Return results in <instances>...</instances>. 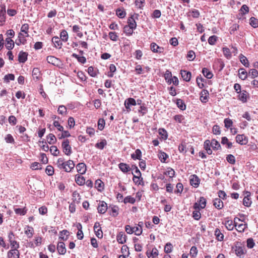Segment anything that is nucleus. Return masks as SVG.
<instances>
[{"mask_svg": "<svg viewBox=\"0 0 258 258\" xmlns=\"http://www.w3.org/2000/svg\"><path fill=\"white\" fill-rule=\"evenodd\" d=\"M233 248L235 254L240 257H243L244 255L246 252L244 245L240 242H237Z\"/></svg>", "mask_w": 258, "mask_h": 258, "instance_id": "obj_1", "label": "nucleus"}, {"mask_svg": "<svg viewBox=\"0 0 258 258\" xmlns=\"http://www.w3.org/2000/svg\"><path fill=\"white\" fill-rule=\"evenodd\" d=\"M61 147L63 153L67 156H70L72 153V148L70 145V141L68 139H65L62 143Z\"/></svg>", "mask_w": 258, "mask_h": 258, "instance_id": "obj_2", "label": "nucleus"}, {"mask_svg": "<svg viewBox=\"0 0 258 258\" xmlns=\"http://www.w3.org/2000/svg\"><path fill=\"white\" fill-rule=\"evenodd\" d=\"M189 182L191 186L198 187L200 183V179L197 175L192 174L189 176Z\"/></svg>", "mask_w": 258, "mask_h": 258, "instance_id": "obj_3", "label": "nucleus"}, {"mask_svg": "<svg viewBox=\"0 0 258 258\" xmlns=\"http://www.w3.org/2000/svg\"><path fill=\"white\" fill-rule=\"evenodd\" d=\"M236 141L241 145H245L248 142V139L243 134L237 135L236 137Z\"/></svg>", "mask_w": 258, "mask_h": 258, "instance_id": "obj_4", "label": "nucleus"}, {"mask_svg": "<svg viewBox=\"0 0 258 258\" xmlns=\"http://www.w3.org/2000/svg\"><path fill=\"white\" fill-rule=\"evenodd\" d=\"M194 208L195 210L192 212V217L196 220H199L201 217V214L199 211V206L197 203L194 205Z\"/></svg>", "mask_w": 258, "mask_h": 258, "instance_id": "obj_5", "label": "nucleus"}, {"mask_svg": "<svg viewBox=\"0 0 258 258\" xmlns=\"http://www.w3.org/2000/svg\"><path fill=\"white\" fill-rule=\"evenodd\" d=\"M159 254L158 250L154 247L151 250L148 249L146 251V255L148 258H156Z\"/></svg>", "mask_w": 258, "mask_h": 258, "instance_id": "obj_6", "label": "nucleus"}, {"mask_svg": "<svg viewBox=\"0 0 258 258\" xmlns=\"http://www.w3.org/2000/svg\"><path fill=\"white\" fill-rule=\"evenodd\" d=\"M150 49L154 53H162L164 51L163 47H160L154 42H152L150 44Z\"/></svg>", "mask_w": 258, "mask_h": 258, "instance_id": "obj_7", "label": "nucleus"}, {"mask_svg": "<svg viewBox=\"0 0 258 258\" xmlns=\"http://www.w3.org/2000/svg\"><path fill=\"white\" fill-rule=\"evenodd\" d=\"M172 101L175 102L177 106L181 110H185L186 109V105L184 101L181 99H173Z\"/></svg>", "mask_w": 258, "mask_h": 258, "instance_id": "obj_8", "label": "nucleus"}, {"mask_svg": "<svg viewBox=\"0 0 258 258\" xmlns=\"http://www.w3.org/2000/svg\"><path fill=\"white\" fill-rule=\"evenodd\" d=\"M8 258H20L18 249H11L7 253Z\"/></svg>", "mask_w": 258, "mask_h": 258, "instance_id": "obj_9", "label": "nucleus"}, {"mask_svg": "<svg viewBox=\"0 0 258 258\" xmlns=\"http://www.w3.org/2000/svg\"><path fill=\"white\" fill-rule=\"evenodd\" d=\"M76 168L78 173L81 174H84L86 171V165L84 163H79L76 166Z\"/></svg>", "mask_w": 258, "mask_h": 258, "instance_id": "obj_10", "label": "nucleus"}, {"mask_svg": "<svg viewBox=\"0 0 258 258\" xmlns=\"http://www.w3.org/2000/svg\"><path fill=\"white\" fill-rule=\"evenodd\" d=\"M116 239L118 243L123 244L126 242V236L123 232H120L117 235Z\"/></svg>", "mask_w": 258, "mask_h": 258, "instance_id": "obj_11", "label": "nucleus"}, {"mask_svg": "<svg viewBox=\"0 0 258 258\" xmlns=\"http://www.w3.org/2000/svg\"><path fill=\"white\" fill-rule=\"evenodd\" d=\"M107 209V204L104 201L100 202V204L97 208L98 213L100 214H104L106 212Z\"/></svg>", "mask_w": 258, "mask_h": 258, "instance_id": "obj_12", "label": "nucleus"}, {"mask_svg": "<svg viewBox=\"0 0 258 258\" xmlns=\"http://www.w3.org/2000/svg\"><path fill=\"white\" fill-rule=\"evenodd\" d=\"M214 235L216 237V239L219 241H222L224 240V234L218 228H216L214 231Z\"/></svg>", "mask_w": 258, "mask_h": 258, "instance_id": "obj_13", "label": "nucleus"}, {"mask_svg": "<svg viewBox=\"0 0 258 258\" xmlns=\"http://www.w3.org/2000/svg\"><path fill=\"white\" fill-rule=\"evenodd\" d=\"M180 74L185 81L189 82L190 80L191 76L190 72L185 70H181Z\"/></svg>", "mask_w": 258, "mask_h": 258, "instance_id": "obj_14", "label": "nucleus"}, {"mask_svg": "<svg viewBox=\"0 0 258 258\" xmlns=\"http://www.w3.org/2000/svg\"><path fill=\"white\" fill-rule=\"evenodd\" d=\"M75 167V164L74 161L69 160L67 162H65V168L64 170L66 172H70Z\"/></svg>", "mask_w": 258, "mask_h": 258, "instance_id": "obj_15", "label": "nucleus"}, {"mask_svg": "<svg viewBox=\"0 0 258 258\" xmlns=\"http://www.w3.org/2000/svg\"><path fill=\"white\" fill-rule=\"evenodd\" d=\"M57 249L60 254H64L66 252L65 244L63 242L59 241L58 242Z\"/></svg>", "mask_w": 258, "mask_h": 258, "instance_id": "obj_16", "label": "nucleus"}, {"mask_svg": "<svg viewBox=\"0 0 258 258\" xmlns=\"http://www.w3.org/2000/svg\"><path fill=\"white\" fill-rule=\"evenodd\" d=\"M28 53L22 51H20L18 55V60L20 62L24 63L27 60Z\"/></svg>", "mask_w": 258, "mask_h": 258, "instance_id": "obj_17", "label": "nucleus"}, {"mask_svg": "<svg viewBox=\"0 0 258 258\" xmlns=\"http://www.w3.org/2000/svg\"><path fill=\"white\" fill-rule=\"evenodd\" d=\"M119 169L123 173H127L131 170V168L128 165L124 163H120L118 164Z\"/></svg>", "mask_w": 258, "mask_h": 258, "instance_id": "obj_18", "label": "nucleus"}, {"mask_svg": "<svg viewBox=\"0 0 258 258\" xmlns=\"http://www.w3.org/2000/svg\"><path fill=\"white\" fill-rule=\"evenodd\" d=\"M52 42L54 44L55 47L60 49L62 45L61 41L57 36H54L52 38Z\"/></svg>", "mask_w": 258, "mask_h": 258, "instance_id": "obj_19", "label": "nucleus"}, {"mask_svg": "<svg viewBox=\"0 0 258 258\" xmlns=\"http://www.w3.org/2000/svg\"><path fill=\"white\" fill-rule=\"evenodd\" d=\"M211 142L208 140H206L204 142V148L209 155H211L212 153V151L211 149Z\"/></svg>", "mask_w": 258, "mask_h": 258, "instance_id": "obj_20", "label": "nucleus"}, {"mask_svg": "<svg viewBox=\"0 0 258 258\" xmlns=\"http://www.w3.org/2000/svg\"><path fill=\"white\" fill-rule=\"evenodd\" d=\"M6 6L2 5L0 9V19L1 22H5L6 19Z\"/></svg>", "mask_w": 258, "mask_h": 258, "instance_id": "obj_21", "label": "nucleus"}, {"mask_svg": "<svg viewBox=\"0 0 258 258\" xmlns=\"http://www.w3.org/2000/svg\"><path fill=\"white\" fill-rule=\"evenodd\" d=\"M213 205L218 209H221L223 207V203L219 198H216L214 200Z\"/></svg>", "mask_w": 258, "mask_h": 258, "instance_id": "obj_22", "label": "nucleus"}, {"mask_svg": "<svg viewBox=\"0 0 258 258\" xmlns=\"http://www.w3.org/2000/svg\"><path fill=\"white\" fill-rule=\"evenodd\" d=\"M164 79L166 80V82L168 84H171V80L172 79V74L170 71L169 70H166L165 73L164 74Z\"/></svg>", "mask_w": 258, "mask_h": 258, "instance_id": "obj_23", "label": "nucleus"}, {"mask_svg": "<svg viewBox=\"0 0 258 258\" xmlns=\"http://www.w3.org/2000/svg\"><path fill=\"white\" fill-rule=\"evenodd\" d=\"M133 17L134 16L132 15L128 18L127 20L128 25L127 26L135 29L137 27V24Z\"/></svg>", "mask_w": 258, "mask_h": 258, "instance_id": "obj_24", "label": "nucleus"}, {"mask_svg": "<svg viewBox=\"0 0 258 258\" xmlns=\"http://www.w3.org/2000/svg\"><path fill=\"white\" fill-rule=\"evenodd\" d=\"M225 226L228 230L231 231L236 227L232 220H228L225 223Z\"/></svg>", "mask_w": 258, "mask_h": 258, "instance_id": "obj_25", "label": "nucleus"}, {"mask_svg": "<svg viewBox=\"0 0 258 258\" xmlns=\"http://www.w3.org/2000/svg\"><path fill=\"white\" fill-rule=\"evenodd\" d=\"M202 73L203 75L207 79H211L213 76L212 72L206 68L203 69Z\"/></svg>", "mask_w": 258, "mask_h": 258, "instance_id": "obj_26", "label": "nucleus"}, {"mask_svg": "<svg viewBox=\"0 0 258 258\" xmlns=\"http://www.w3.org/2000/svg\"><path fill=\"white\" fill-rule=\"evenodd\" d=\"M239 59L245 67H249V64L247 58L242 54H240L239 56Z\"/></svg>", "mask_w": 258, "mask_h": 258, "instance_id": "obj_27", "label": "nucleus"}, {"mask_svg": "<svg viewBox=\"0 0 258 258\" xmlns=\"http://www.w3.org/2000/svg\"><path fill=\"white\" fill-rule=\"evenodd\" d=\"M239 77L242 80H245L247 77V73L246 71L243 68H240L238 70Z\"/></svg>", "mask_w": 258, "mask_h": 258, "instance_id": "obj_28", "label": "nucleus"}, {"mask_svg": "<svg viewBox=\"0 0 258 258\" xmlns=\"http://www.w3.org/2000/svg\"><path fill=\"white\" fill-rule=\"evenodd\" d=\"M6 47L9 50H11L14 47V42L10 38H7L6 39Z\"/></svg>", "mask_w": 258, "mask_h": 258, "instance_id": "obj_29", "label": "nucleus"}, {"mask_svg": "<svg viewBox=\"0 0 258 258\" xmlns=\"http://www.w3.org/2000/svg\"><path fill=\"white\" fill-rule=\"evenodd\" d=\"M223 53L224 56L228 59H230L232 57L231 52L229 48L225 47L222 48Z\"/></svg>", "mask_w": 258, "mask_h": 258, "instance_id": "obj_30", "label": "nucleus"}, {"mask_svg": "<svg viewBox=\"0 0 258 258\" xmlns=\"http://www.w3.org/2000/svg\"><path fill=\"white\" fill-rule=\"evenodd\" d=\"M238 99L242 102H246L247 101V92L245 91H242L239 93Z\"/></svg>", "mask_w": 258, "mask_h": 258, "instance_id": "obj_31", "label": "nucleus"}, {"mask_svg": "<svg viewBox=\"0 0 258 258\" xmlns=\"http://www.w3.org/2000/svg\"><path fill=\"white\" fill-rule=\"evenodd\" d=\"M47 141L49 144H53L56 141V139L55 136L52 134H49L46 137Z\"/></svg>", "mask_w": 258, "mask_h": 258, "instance_id": "obj_32", "label": "nucleus"}, {"mask_svg": "<svg viewBox=\"0 0 258 258\" xmlns=\"http://www.w3.org/2000/svg\"><path fill=\"white\" fill-rule=\"evenodd\" d=\"M95 187L98 191H101L104 189V183L100 179L96 180Z\"/></svg>", "mask_w": 258, "mask_h": 258, "instance_id": "obj_33", "label": "nucleus"}, {"mask_svg": "<svg viewBox=\"0 0 258 258\" xmlns=\"http://www.w3.org/2000/svg\"><path fill=\"white\" fill-rule=\"evenodd\" d=\"M131 157L134 160H136V159L141 160V158L142 157V152H141V150L139 149H137L135 151V153L132 154L131 155Z\"/></svg>", "mask_w": 258, "mask_h": 258, "instance_id": "obj_34", "label": "nucleus"}, {"mask_svg": "<svg viewBox=\"0 0 258 258\" xmlns=\"http://www.w3.org/2000/svg\"><path fill=\"white\" fill-rule=\"evenodd\" d=\"M65 162H64V159L63 158H59L57 159L56 165L59 169H64V168H65Z\"/></svg>", "mask_w": 258, "mask_h": 258, "instance_id": "obj_35", "label": "nucleus"}, {"mask_svg": "<svg viewBox=\"0 0 258 258\" xmlns=\"http://www.w3.org/2000/svg\"><path fill=\"white\" fill-rule=\"evenodd\" d=\"M76 182L79 185H82L85 183V179L83 176L76 175L75 178Z\"/></svg>", "mask_w": 258, "mask_h": 258, "instance_id": "obj_36", "label": "nucleus"}, {"mask_svg": "<svg viewBox=\"0 0 258 258\" xmlns=\"http://www.w3.org/2000/svg\"><path fill=\"white\" fill-rule=\"evenodd\" d=\"M148 112V108L146 106V105L145 103H143L142 104L139 109L138 110V112L141 114L142 115H144L146 114Z\"/></svg>", "mask_w": 258, "mask_h": 258, "instance_id": "obj_37", "label": "nucleus"}, {"mask_svg": "<svg viewBox=\"0 0 258 258\" xmlns=\"http://www.w3.org/2000/svg\"><path fill=\"white\" fill-rule=\"evenodd\" d=\"M72 196L73 202L74 203H80L81 200V196L77 191H75L73 192Z\"/></svg>", "mask_w": 258, "mask_h": 258, "instance_id": "obj_38", "label": "nucleus"}, {"mask_svg": "<svg viewBox=\"0 0 258 258\" xmlns=\"http://www.w3.org/2000/svg\"><path fill=\"white\" fill-rule=\"evenodd\" d=\"M33 228L32 227L28 226L25 231V233L27 235L28 238H30L33 236Z\"/></svg>", "mask_w": 258, "mask_h": 258, "instance_id": "obj_39", "label": "nucleus"}, {"mask_svg": "<svg viewBox=\"0 0 258 258\" xmlns=\"http://www.w3.org/2000/svg\"><path fill=\"white\" fill-rule=\"evenodd\" d=\"M40 74V72L39 69L37 68L33 69L32 75L34 79H36L37 81L39 79Z\"/></svg>", "mask_w": 258, "mask_h": 258, "instance_id": "obj_40", "label": "nucleus"}, {"mask_svg": "<svg viewBox=\"0 0 258 258\" xmlns=\"http://www.w3.org/2000/svg\"><path fill=\"white\" fill-rule=\"evenodd\" d=\"M221 144L223 145H226L228 149L231 148L232 146V144L231 142L228 141V140L227 137H223L222 138L221 140Z\"/></svg>", "mask_w": 258, "mask_h": 258, "instance_id": "obj_41", "label": "nucleus"}, {"mask_svg": "<svg viewBox=\"0 0 258 258\" xmlns=\"http://www.w3.org/2000/svg\"><path fill=\"white\" fill-rule=\"evenodd\" d=\"M134 29L132 28L130 26L125 25L123 27V32L125 33V34L127 36H131L132 35L133 33V30Z\"/></svg>", "mask_w": 258, "mask_h": 258, "instance_id": "obj_42", "label": "nucleus"}, {"mask_svg": "<svg viewBox=\"0 0 258 258\" xmlns=\"http://www.w3.org/2000/svg\"><path fill=\"white\" fill-rule=\"evenodd\" d=\"M29 28V25L26 23L24 24L21 28V32H23L26 34L25 37L29 36V34H28Z\"/></svg>", "mask_w": 258, "mask_h": 258, "instance_id": "obj_43", "label": "nucleus"}, {"mask_svg": "<svg viewBox=\"0 0 258 258\" xmlns=\"http://www.w3.org/2000/svg\"><path fill=\"white\" fill-rule=\"evenodd\" d=\"M211 147L214 150H218L221 147V146H220V144H219V143L215 139L212 140V141L211 142Z\"/></svg>", "mask_w": 258, "mask_h": 258, "instance_id": "obj_44", "label": "nucleus"}, {"mask_svg": "<svg viewBox=\"0 0 258 258\" xmlns=\"http://www.w3.org/2000/svg\"><path fill=\"white\" fill-rule=\"evenodd\" d=\"M60 38L61 40L64 42H66L68 40V34L67 31L63 30L60 34Z\"/></svg>", "mask_w": 258, "mask_h": 258, "instance_id": "obj_45", "label": "nucleus"}, {"mask_svg": "<svg viewBox=\"0 0 258 258\" xmlns=\"http://www.w3.org/2000/svg\"><path fill=\"white\" fill-rule=\"evenodd\" d=\"M202 95L200 97V99L203 102H206L208 100L207 95L209 94V92L207 90H204L202 92Z\"/></svg>", "mask_w": 258, "mask_h": 258, "instance_id": "obj_46", "label": "nucleus"}, {"mask_svg": "<svg viewBox=\"0 0 258 258\" xmlns=\"http://www.w3.org/2000/svg\"><path fill=\"white\" fill-rule=\"evenodd\" d=\"M164 174L170 178H172L175 175V171L172 168L169 167L164 172Z\"/></svg>", "mask_w": 258, "mask_h": 258, "instance_id": "obj_47", "label": "nucleus"}, {"mask_svg": "<svg viewBox=\"0 0 258 258\" xmlns=\"http://www.w3.org/2000/svg\"><path fill=\"white\" fill-rule=\"evenodd\" d=\"M107 145L106 141L102 140L100 142L97 143L95 145V147L101 150H103L104 147Z\"/></svg>", "mask_w": 258, "mask_h": 258, "instance_id": "obj_48", "label": "nucleus"}, {"mask_svg": "<svg viewBox=\"0 0 258 258\" xmlns=\"http://www.w3.org/2000/svg\"><path fill=\"white\" fill-rule=\"evenodd\" d=\"M47 61L52 64H55L58 61V59L53 56H48L46 58Z\"/></svg>", "mask_w": 258, "mask_h": 258, "instance_id": "obj_49", "label": "nucleus"}, {"mask_svg": "<svg viewBox=\"0 0 258 258\" xmlns=\"http://www.w3.org/2000/svg\"><path fill=\"white\" fill-rule=\"evenodd\" d=\"M15 80V76L12 74H9L5 76L4 80L6 83H9L10 81H14Z\"/></svg>", "mask_w": 258, "mask_h": 258, "instance_id": "obj_50", "label": "nucleus"}, {"mask_svg": "<svg viewBox=\"0 0 258 258\" xmlns=\"http://www.w3.org/2000/svg\"><path fill=\"white\" fill-rule=\"evenodd\" d=\"M116 15L120 18H123L126 15V13L124 10L118 8L116 10Z\"/></svg>", "mask_w": 258, "mask_h": 258, "instance_id": "obj_51", "label": "nucleus"}, {"mask_svg": "<svg viewBox=\"0 0 258 258\" xmlns=\"http://www.w3.org/2000/svg\"><path fill=\"white\" fill-rule=\"evenodd\" d=\"M73 57L76 58L78 61L82 63H85L86 61V59L84 56H80L78 54L73 53Z\"/></svg>", "mask_w": 258, "mask_h": 258, "instance_id": "obj_52", "label": "nucleus"}, {"mask_svg": "<svg viewBox=\"0 0 258 258\" xmlns=\"http://www.w3.org/2000/svg\"><path fill=\"white\" fill-rule=\"evenodd\" d=\"M49 150H50V153L53 156H57L59 153V151L58 150L57 147L55 146H51Z\"/></svg>", "mask_w": 258, "mask_h": 258, "instance_id": "obj_53", "label": "nucleus"}, {"mask_svg": "<svg viewBox=\"0 0 258 258\" xmlns=\"http://www.w3.org/2000/svg\"><path fill=\"white\" fill-rule=\"evenodd\" d=\"M135 202H136L135 199L130 196L126 197L123 200V202L125 204H126V203L134 204L135 203Z\"/></svg>", "mask_w": 258, "mask_h": 258, "instance_id": "obj_54", "label": "nucleus"}, {"mask_svg": "<svg viewBox=\"0 0 258 258\" xmlns=\"http://www.w3.org/2000/svg\"><path fill=\"white\" fill-rule=\"evenodd\" d=\"M218 37L215 35H213L210 36L208 40V43L209 44L211 45H214L215 44L216 41H217Z\"/></svg>", "mask_w": 258, "mask_h": 258, "instance_id": "obj_55", "label": "nucleus"}, {"mask_svg": "<svg viewBox=\"0 0 258 258\" xmlns=\"http://www.w3.org/2000/svg\"><path fill=\"white\" fill-rule=\"evenodd\" d=\"M226 160L231 164H234L235 163V158L233 155H228L226 157Z\"/></svg>", "mask_w": 258, "mask_h": 258, "instance_id": "obj_56", "label": "nucleus"}, {"mask_svg": "<svg viewBox=\"0 0 258 258\" xmlns=\"http://www.w3.org/2000/svg\"><path fill=\"white\" fill-rule=\"evenodd\" d=\"M199 203V208L204 209L206 205V200L204 197H201Z\"/></svg>", "mask_w": 258, "mask_h": 258, "instance_id": "obj_57", "label": "nucleus"}, {"mask_svg": "<svg viewBox=\"0 0 258 258\" xmlns=\"http://www.w3.org/2000/svg\"><path fill=\"white\" fill-rule=\"evenodd\" d=\"M108 36L109 38L113 41H116L118 37V35L115 32H109Z\"/></svg>", "mask_w": 258, "mask_h": 258, "instance_id": "obj_58", "label": "nucleus"}, {"mask_svg": "<svg viewBox=\"0 0 258 258\" xmlns=\"http://www.w3.org/2000/svg\"><path fill=\"white\" fill-rule=\"evenodd\" d=\"M250 25L253 28H256L258 26V19H256L254 17H251L250 19Z\"/></svg>", "mask_w": 258, "mask_h": 258, "instance_id": "obj_59", "label": "nucleus"}, {"mask_svg": "<svg viewBox=\"0 0 258 258\" xmlns=\"http://www.w3.org/2000/svg\"><path fill=\"white\" fill-rule=\"evenodd\" d=\"M9 242L10 243L11 249H18L20 247L19 243L15 240H12Z\"/></svg>", "mask_w": 258, "mask_h": 258, "instance_id": "obj_60", "label": "nucleus"}, {"mask_svg": "<svg viewBox=\"0 0 258 258\" xmlns=\"http://www.w3.org/2000/svg\"><path fill=\"white\" fill-rule=\"evenodd\" d=\"M176 189L175 190L174 192L176 194H181L183 190V185L181 183L178 182L177 183Z\"/></svg>", "mask_w": 258, "mask_h": 258, "instance_id": "obj_61", "label": "nucleus"}, {"mask_svg": "<svg viewBox=\"0 0 258 258\" xmlns=\"http://www.w3.org/2000/svg\"><path fill=\"white\" fill-rule=\"evenodd\" d=\"M14 211L16 214L19 215H24L26 213V210L24 208H15Z\"/></svg>", "mask_w": 258, "mask_h": 258, "instance_id": "obj_62", "label": "nucleus"}, {"mask_svg": "<svg viewBox=\"0 0 258 258\" xmlns=\"http://www.w3.org/2000/svg\"><path fill=\"white\" fill-rule=\"evenodd\" d=\"M247 227L246 224H240L238 225V227L236 228V230L238 232L242 233L244 232L245 228Z\"/></svg>", "mask_w": 258, "mask_h": 258, "instance_id": "obj_63", "label": "nucleus"}, {"mask_svg": "<svg viewBox=\"0 0 258 258\" xmlns=\"http://www.w3.org/2000/svg\"><path fill=\"white\" fill-rule=\"evenodd\" d=\"M225 127L227 128H229L232 125L233 122L231 119L229 118H225L224 120Z\"/></svg>", "mask_w": 258, "mask_h": 258, "instance_id": "obj_64", "label": "nucleus"}]
</instances>
